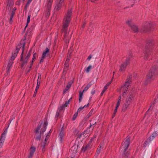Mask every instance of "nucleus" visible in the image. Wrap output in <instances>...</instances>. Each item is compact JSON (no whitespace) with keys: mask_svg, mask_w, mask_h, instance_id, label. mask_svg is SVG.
Instances as JSON below:
<instances>
[{"mask_svg":"<svg viewBox=\"0 0 158 158\" xmlns=\"http://www.w3.org/2000/svg\"><path fill=\"white\" fill-rule=\"evenodd\" d=\"M72 11L71 10H68L66 16L64 17V20L63 27L62 29V33H64V39H66V37L68 34L67 31L68 27L69 26L70 22L71 20V16L72 15Z\"/></svg>","mask_w":158,"mask_h":158,"instance_id":"1","label":"nucleus"},{"mask_svg":"<svg viewBox=\"0 0 158 158\" xmlns=\"http://www.w3.org/2000/svg\"><path fill=\"white\" fill-rule=\"evenodd\" d=\"M158 73V67L157 66L153 67L146 77L144 84L147 85L152 80H154L157 76Z\"/></svg>","mask_w":158,"mask_h":158,"instance_id":"2","label":"nucleus"},{"mask_svg":"<svg viewBox=\"0 0 158 158\" xmlns=\"http://www.w3.org/2000/svg\"><path fill=\"white\" fill-rule=\"evenodd\" d=\"M48 123L46 121L44 122L43 124H41L35 130V139L36 140H39L42 135H43L44 132L45 131L46 129V127L48 125Z\"/></svg>","mask_w":158,"mask_h":158,"instance_id":"3","label":"nucleus"},{"mask_svg":"<svg viewBox=\"0 0 158 158\" xmlns=\"http://www.w3.org/2000/svg\"><path fill=\"white\" fill-rule=\"evenodd\" d=\"M154 43L152 41H148L145 47L144 52V59L145 60H150L152 52V49L154 48Z\"/></svg>","mask_w":158,"mask_h":158,"instance_id":"4","label":"nucleus"},{"mask_svg":"<svg viewBox=\"0 0 158 158\" xmlns=\"http://www.w3.org/2000/svg\"><path fill=\"white\" fill-rule=\"evenodd\" d=\"M130 137H127L126 141L124 142V143L122 145V147L124 148V152L123 154V156L124 157V158H129L128 155L129 152H127L126 153L127 150L128 149V147L130 144Z\"/></svg>","mask_w":158,"mask_h":158,"instance_id":"5","label":"nucleus"},{"mask_svg":"<svg viewBox=\"0 0 158 158\" xmlns=\"http://www.w3.org/2000/svg\"><path fill=\"white\" fill-rule=\"evenodd\" d=\"M131 78L132 76L131 75H130L128 76L127 78L124 85L122 87V88H123V91H125L126 92L127 90L128 89L127 87L131 84Z\"/></svg>","mask_w":158,"mask_h":158,"instance_id":"6","label":"nucleus"},{"mask_svg":"<svg viewBox=\"0 0 158 158\" xmlns=\"http://www.w3.org/2000/svg\"><path fill=\"white\" fill-rule=\"evenodd\" d=\"M126 23L131 28L134 32H139V29L138 26L135 24L131 20H127L126 21Z\"/></svg>","mask_w":158,"mask_h":158,"instance_id":"7","label":"nucleus"},{"mask_svg":"<svg viewBox=\"0 0 158 158\" xmlns=\"http://www.w3.org/2000/svg\"><path fill=\"white\" fill-rule=\"evenodd\" d=\"M52 2V0H48L47 5V10L44 13V15L47 18L48 17L50 13V8Z\"/></svg>","mask_w":158,"mask_h":158,"instance_id":"8","label":"nucleus"},{"mask_svg":"<svg viewBox=\"0 0 158 158\" xmlns=\"http://www.w3.org/2000/svg\"><path fill=\"white\" fill-rule=\"evenodd\" d=\"M131 57V56H129L127 58L125 62L123 64H122L119 66L120 69L119 71H120L123 72L125 70L127 66V65H128L130 61Z\"/></svg>","mask_w":158,"mask_h":158,"instance_id":"9","label":"nucleus"},{"mask_svg":"<svg viewBox=\"0 0 158 158\" xmlns=\"http://www.w3.org/2000/svg\"><path fill=\"white\" fill-rule=\"evenodd\" d=\"M64 5V0H56L55 10L57 11L60 10L62 6Z\"/></svg>","mask_w":158,"mask_h":158,"instance_id":"10","label":"nucleus"},{"mask_svg":"<svg viewBox=\"0 0 158 158\" xmlns=\"http://www.w3.org/2000/svg\"><path fill=\"white\" fill-rule=\"evenodd\" d=\"M152 25L149 23L143 26L141 28L142 32H146L149 31L151 30Z\"/></svg>","mask_w":158,"mask_h":158,"instance_id":"11","label":"nucleus"},{"mask_svg":"<svg viewBox=\"0 0 158 158\" xmlns=\"http://www.w3.org/2000/svg\"><path fill=\"white\" fill-rule=\"evenodd\" d=\"M24 51V47H23V52L21 54V58L20 59V61H22V63L21 64V67L22 68L24 66H26L27 63V61L24 60L23 59V53Z\"/></svg>","mask_w":158,"mask_h":158,"instance_id":"12","label":"nucleus"},{"mask_svg":"<svg viewBox=\"0 0 158 158\" xmlns=\"http://www.w3.org/2000/svg\"><path fill=\"white\" fill-rule=\"evenodd\" d=\"M134 94L131 93H130L126 99V101L127 102L130 103L134 99Z\"/></svg>","mask_w":158,"mask_h":158,"instance_id":"13","label":"nucleus"},{"mask_svg":"<svg viewBox=\"0 0 158 158\" xmlns=\"http://www.w3.org/2000/svg\"><path fill=\"white\" fill-rule=\"evenodd\" d=\"M35 151V148L34 147H31L30 148L29 155L28 158H31Z\"/></svg>","mask_w":158,"mask_h":158,"instance_id":"14","label":"nucleus"},{"mask_svg":"<svg viewBox=\"0 0 158 158\" xmlns=\"http://www.w3.org/2000/svg\"><path fill=\"white\" fill-rule=\"evenodd\" d=\"M103 143H100L98 146L97 151L96 153L97 154H98L100 153L101 152V150L103 148Z\"/></svg>","mask_w":158,"mask_h":158,"instance_id":"15","label":"nucleus"},{"mask_svg":"<svg viewBox=\"0 0 158 158\" xmlns=\"http://www.w3.org/2000/svg\"><path fill=\"white\" fill-rule=\"evenodd\" d=\"M14 2H13V0H9L8 4H7V6L8 10H9L10 9V10L11 8L12 7V6L13 5Z\"/></svg>","mask_w":158,"mask_h":158,"instance_id":"16","label":"nucleus"},{"mask_svg":"<svg viewBox=\"0 0 158 158\" xmlns=\"http://www.w3.org/2000/svg\"><path fill=\"white\" fill-rule=\"evenodd\" d=\"M158 135V131H156L153 133H152L150 137V140H153L154 138Z\"/></svg>","mask_w":158,"mask_h":158,"instance_id":"17","label":"nucleus"},{"mask_svg":"<svg viewBox=\"0 0 158 158\" xmlns=\"http://www.w3.org/2000/svg\"><path fill=\"white\" fill-rule=\"evenodd\" d=\"M46 51L44 52L43 53L42 56H43V58H45L47 54L49 53V50L48 48H46Z\"/></svg>","mask_w":158,"mask_h":158,"instance_id":"18","label":"nucleus"},{"mask_svg":"<svg viewBox=\"0 0 158 158\" xmlns=\"http://www.w3.org/2000/svg\"><path fill=\"white\" fill-rule=\"evenodd\" d=\"M15 15L14 11H12L11 13L10 14V18L9 19V23L10 24L12 23V19Z\"/></svg>","mask_w":158,"mask_h":158,"instance_id":"19","label":"nucleus"},{"mask_svg":"<svg viewBox=\"0 0 158 158\" xmlns=\"http://www.w3.org/2000/svg\"><path fill=\"white\" fill-rule=\"evenodd\" d=\"M130 104V103H128L127 102V101H126V102L124 104L123 106V108L122 110V111H125L126 110V109L128 107Z\"/></svg>","mask_w":158,"mask_h":158,"instance_id":"20","label":"nucleus"},{"mask_svg":"<svg viewBox=\"0 0 158 158\" xmlns=\"http://www.w3.org/2000/svg\"><path fill=\"white\" fill-rule=\"evenodd\" d=\"M5 137H3L2 136H1L0 139V148H1L4 142Z\"/></svg>","mask_w":158,"mask_h":158,"instance_id":"21","label":"nucleus"},{"mask_svg":"<svg viewBox=\"0 0 158 158\" xmlns=\"http://www.w3.org/2000/svg\"><path fill=\"white\" fill-rule=\"evenodd\" d=\"M13 61V60H10L9 61V62L8 63V64L7 65V68H8V70L7 71V73L9 72V69H10V68L11 67V66L13 63V62H12Z\"/></svg>","mask_w":158,"mask_h":158,"instance_id":"22","label":"nucleus"},{"mask_svg":"<svg viewBox=\"0 0 158 158\" xmlns=\"http://www.w3.org/2000/svg\"><path fill=\"white\" fill-rule=\"evenodd\" d=\"M90 148V146L89 144L85 146H83L82 148V150L84 152L85 151L89 149Z\"/></svg>","mask_w":158,"mask_h":158,"instance_id":"23","label":"nucleus"},{"mask_svg":"<svg viewBox=\"0 0 158 158\" xmlns=\"http://www.w3.org/2000/svg\"><path fill=\"white\" fill-rule=\"evenodd\" d=\"M48 144L47 142H44L43 143H42L41 147L42 148V152H44L45 151V146L47 145Z\"/></svg>","mask_w":158,"mask_h":158,"instance_id":"24","label":"nucleus"},{"mask_svg":"<svg viewBox=\"0 0 158 158\" xmlns=\"http://www.w3.org/2000/svg\"><path fill=\"white\" fill-rule=\"evenodd\" d=\"M25 45V43L23 42L22 44H19L18 46H17V48H19L20 49L22 47V50H23V47H24V46Z\"/></svg>","mask_w":158,"mask_h":158,"instance_id":"25","label":"nucleus"},{"mask_svg":"<svg viewBox=\"0 0 158 158\" xmlns=\"http://www.w3.org/2000/svg\"><path fill=\"white\" fill-rule=\"evenodd\" d=\"M84 92H81L80 91L79 92V102H81V100L82 98V96L83 95V93Z\"/></svg>","mask_w":158,"mask_h":158,"instance_id":"26","label":"nucleus"},{"mask_svg":"<svg viewBox=\"0 0 158 158\" xmlns=\"http://www.w3.org/2000/svg\"><path fill=\"white\" fill-rule=\"evenodd\" d=\"M91 82L87 85L86 86L85 88L84 89L83 91V92L86 91L91 86V85L90 84Z\"/></svg>","mask_w":158,"mask_h":158,"instance_id":"27","label":"nucleus"},{"mask_svg":"<svg viewBox=\"0 0 158 158\" xmlns=\"http://www.w3.org/2000/svg\"><path fill=\"white\" fill-rule=\"evenodd\" d=\"M17 54V53L16 52H15L14 53H13L11 57L10 60H13L16 56Z\"/></svg>","mask_w":158,"mask_h":158,"instance_id":"28","label":"nucleus"},{"mask_svg":"<svg viewBox=\"0 0 158 158\" xmlns=\"http://www.w3.org/2000/svg\"><path fill=\"white\" fill-rule=\"evenodd\" d=\"M73 83V81H69L68 84H67V85L66 86V88H68V89H69L71 86V85Z\"/></svg>","mask_w":158,"mask_h":158,"instance_id":"29","label":"nucleus"},{"mask_svg":"<svg viewBox=\"0 0 158 158\" xmlns=\"http://www.w3.org/2000/svg\"><path fill=\"white\" fill-rule=\"evenodd\" d=\"M69 60H70V58H69L68 56H67V58L66 61H65L64 65H66L67 66L69 65Z\"/></svg>","mask_w":158,"mask_h":158,"instance_id":"30","label":"nucleus"},{"mask_svg":"<svg viewBox=\"0 0 158 158\" xmlns=\"http://www.w3.org/2000/svg\"><path fill=\"white\" fill-rule=\"evenodd\" d=\"M30 16L29 15L28 16L27 19V24L24 28V30H25L26 28L28 26V24L29 23L30 21Z\"/></svg>","mask_w":158,"mask_h":158,"instance_id":"31","label":"nucleus"},{"mask_svg":"<svg viewBox=\"0 0 158 158\" xmlns=\"http://www.w3.org/2000/svg\"><path fill=\"white\" fill-rule=\"evenodd\" d=\"M64 135V131L61 130L60 131V132L59 134V136L60 137V138L61 139V140L63 138V136Z\"/></svg>","mask_w":158,"mask_h":158,"instance_id":"32","label":"nucleus"},{"mask_svg":"<svg viewBox=\"0 0 158 158\" xmlns=\"http://www.w3.org/2000/svg\"><path fill=\"white\" fill-rule=\"evenodd\" d=\"M152 140H150V139H147L144 143V146L145 147H146L147 144L150 143Z\"/></svg>","mask_w":158,"mask_h":158,"instance_id":"33","label":"nucleus"},{"mask_svg":"<svg viewBox=\"0 0 158 158\" xmlns=\"http://www.w3.org/2000/svg\"><path fill=\"white\" fill-rule=\"evenodd\" d=\"M73 51V50L72 49V48H70V50L68 52V55L69 57L70 58L71 56V54L72 53V52Z\"/></svg>","mask_w":158,"mask_h":158,"instance_id":"34","label":"nucleus"},{"mask_svg":"<svg viewBox=\"0 0 158 158\" xmlns=\"http://www.w3.org/2000/svg\"><path fill=\"white\" fill-rule=\"evenodd\" d=\"M92 68V66L91 65H89L86 69V71L87 73H88L89 72L90 69Z\"/></svg>","mask_w":158,"mask_h":158,"instance_id":"35","label":"nucleus"},{"mask_svg":"<svg viewBox=\"0 0 158 158\" xmlns=\"http://www.w3.org/2000/svg\"><path fill=\"white\" fill-rule=\"evenodd\" d=\"M7 128H6V129L2 133L1 136H2L3 137H5V135L7 133Z\"/></svg>","mask_w":158,"mask_h":158,"instance_id":"36","label":"nucleus"},{"mask_svg":"<svg viewBox=\"0 0 158 158\" xmlns=\"http://www.w3.org/2000/svg\"><path fill=\"white\" fill-rule=\"evenodd\" d=\"M78 113L77 112L76 113H75V114H74V115L73 116V120H74L76 119V118L78 115Z\"/></svg>","mask_w":158,"mask_h":158,"instance_id":"37","label":"nucleus"},{"mask_svg":"<svg viewBox=\"0 0 158 158\" xmlns=\"http://www.w3.org/2000/svg\"><path fill=\"white\" fill-rule=\"evenodd\" d=\"M69 66V65L67 66L66 65H64V73L65 72H66L67 71Z\"/></svg>","mask_w":158,"mask_h":158,"instance_id":"38","label":"nucleus"},{"mask_svg":"<svg viewBox=\"0 0 158 158\" xmlns=\"http://www.w3.org/2000/svg\"><path fill=\"white\" fill-rule=\"evenodd\" d=\"M65 106H64L63 105L62 106H60L59 108V110L60 111L62 110H64V109Z\"/></svg>","mask_w":158,"mask_h":158,"instance_id":"39","label":"nucleus"},{"mask_svg":"<svg viewBox=\"0 0 158 158\" xmlns=\"http://www.w3.org/2000/svg\"><path fill=\"white\" fill-rule=\"evenodd\" d=\"M96 123V122L92 123H91L90 122V126L89 128H90V127H93V129L94 128V125Z\"/></svg>","mask_w":158,"mask_h":158,"instance_id":"40","label":"nucleus"},{"mask_svg":"<svg viewBox=\"0 0 158 158\" xmlns=\"http://www.w3.org/2000/svg\"><path fill=\"white\" fill-rule=\"evenodd\" d=\"M93 109H92L91 111H90V112L89 113V114L87 115V117L88 118H89L90 117V116L91 115L93 112Z\"/></svg>","mask_w":158,"mask_h":158,"instance_id":"41","label":"nucleus"},{"mask_svg":"<svg viewBox=\"0 0 158 158\" xmlns=\"http://www.w3.org/2000/svg\"><path fill=\"white\" fill-rule=\"evenodd\" d=\"M32 0H28V1H27V2L26 5V6H28L30 4V3L32 1Z\"/></svg>","mask_w":158,"mask_h":158,"instance_id":"42","label":"nucleus"},{"mask_svg":"<svg viewBox=\"0 0 158 158\" xmlns=\"http://www.w3.org/2000/svg\"><path fill=\"white\" fill-rule=\"evenodd\" d=\"M51 132H52V131L51 130H50V131H49V132L48 134L46 136V138H47L48 139L49 138V137L50 136V134H51Z\"/></svg>","mask_w":158,"mask_h":158,"instance_id":"43","label":"nucleus"},{"mask_svg":"<svg viewBox=\"0 0 158 158\" xmlns=\"http://www.w3.org/2000/svg\"><path fill=\"white\" fill-rule=\"evenodd\" d=\"M69 101H66L65 103L63 105L65 107H67L68 104H69Z\"/></svg>","mask_w":158,"mask_h":158,"instance_id":"44","label":"nucleus"},{"mask_svg":"<svg viewBox=\"0 0 158 158\" xmlns=\"http://www.w3.org/2000/svg\"><path fill=\"white\" fill-rule=\"evenodd\" d=\"M83 107H80V108H79L78 109V110H77V112L78 113V112H79L82 110L83 109Z\"/></svg>","mask_w":158,"mask_h":158,"instance_id":"45","label":"nucleus"},{"mask_svg":"<svg viewBox=\"0 0 158 158\" xmlns=\"http://www.w3.org/2000/svg\"><path fill=\"white\" fill-rule=\"evenodd\" d=\"M36 56V53H35L33 55V57L32 60V61H34V60Z\"/></svg>","mask_w":158,"mask_h":158,"instance_id":"46","label":"nucleus"},{"mask_svg":"<svg viewBox=\"0 0 158 158\" xmlns=\"http://www.w3.org/2000/svg\"><path fill=\"white\" fill-rule=\"evenodd\" d=\"M113 79V77L111 79V81L109 82L108 83L106 84V85H105V86H106V87H107L108 86H109V85L110 84V83H111V82H112V79Z\"/></svg>","mask_w":158,"mask_h":158,"instance_id":"47","label":"nucleus"},{"mask_svg":"<svg viewBox=\"0 0 158 158\" xmlns=\"http://www.w3.org/2000/svg\"><path fill=\"white\" fill-rule=\"evenodd\" d=\"M120 103V102L118 101V102L116 106L115 107H116V108H118V107L119 106Z\"/></svg>","mask_w":158,"mask_h":158,"instance_id":"48","label":"nucleus"},{"mask_svg":"<svg viewBox=\"0 0 158 158\" xmlns=\"http://www.w3.org/2000/svg\"><path fill=\"white\" fill-rule=\"evenodd\" d=\"M37 90H35V92H34V94L33 95V97H35V96L36 95L37 93Z\"/></svg>","mask_w":158,"mask_h":158,"instance_id":"49","label":"nucleus"},{"mask_svg":"<svg viewBox=\"0 0 158 158\" xmlns=\"http://www.w3.org/2000/svg\"><path fill=\"white\" fill-rule=\"evenodd\" d=\"M33 62H34V61H31V64H30V66L29 67V68L30 69L32 67Z\"/></svg>","mask_w":158,"mask_h":158,"instance_id":"50","label":"nucleus"},{"mask_svg":"<svg viewBox=\"0 0 158 158\" xmlns=\"http://www.w3.org/2000/svg\"><path fill=\"white\" fill-rule=\"evenodd\" d=\"M31 50L27 54V55L26 56H27V57H29L30 56H31V55H30V52H31Z\"/></svg>","mask_w":158,"mask_h":158,"instance_id":"51","label":"nucleus"},{"mask_svg":"<svg viewBox=\"0 0 158 158\" xmlns=\"http://www.w3.org/2000/svg\"><path fill=\"white\" fill-rule=\"evenodd\" d=\"M45 58H43V56H42L41 59L40 61V63H41L43 62L44 61V59Z\"/></svg>","mask_w":158,"mask_h":158,"instance_id":"52","label":"nucleus"},{"mask_svg":"<svg viewBox=\"0 0 158 158\" xmlns=\"http://www.w3.org/2000/svg\"><path fill=\"white\" fill-rule=\"evenodd\" d=\"M29 58V57H27V56H26L25 58V59L24 60H25L26 61H27H27H28V60Z\"/></svg>","mask_w":158,"mask_h":158,"instance_id":"53","label":"nucleus"},{"mask_svg":"<svg viewBox=\"0 0 158 158\" xmlns=\"http://www.w3.org/2000/svg\"><path fill=\"white\" fill-rule=\"evenodd\" d=\"M118 108H116V107H115V109L114 110V114H116V113L117 111Z\"/></svg>","mask_w":158,"mask_h":158,"instance_id":"54","label":"nucleus"},{"mask_svg":"<svg viewBox=\"0 0 158 158\" xmlns=\"http://www.w3.org/2000/svg\"><path fill=\"white\" fill-rule=\"evenodd\" d=\"M19 49H20L19 48H18L16 47V53H18L19 52Z\"/></svg>","mask_w":158,"mask_h":158,"instance_id":"55","label":"nucleus"},{"mask_svg":"<svg viewBox=\"0 0 158 158\" xmlns=\"http://www.w3.org/2000/svg\"><path fill=\"white\" fill-rule=\"evenodd\" d=\"M41 74L40 73L38 74V78L40 79H41Z\"/></svg>","mask_w":158,"mask_h":158,"instance_id":"56","label":"nucleus"},{"mask_svg":"<svg viewBox=\"0 0 158 158\" xmlns=\"http://www.w3.org/2000/svg\"><path fill=\"white\" fill-rule=\"evenodd\" d=\"M16 5H19L20 4V1H17L16 3Z\"/></svg>","mask_w":158,"mask_h":158,"instance_id":"57","label":"nucleus"},{"mask_svg":"<svg viewBox=\"0 0 158 158\" xmlns=\"http://www.w3.org/2000/svg\"><path fill=\"white\" fill-rule=\"evenodd\" d=\"M69 89H68V88H66V87L65 89L63 91V93H64L67 91Z\"/></svg>","mask_w":158,"mask_h":158,"instance_id":"58","label":"nucleus"},{"mask_svg":"<svg viewBox=\"0 0 158 158\" xmlns=\"http://www.w3.org/2000/svg\"><path fill=\"white\" fill-rule=\"evenodd\" d=\"M92 58V56L91 55H90L88 57L87 59L88 60H90V59Z\"/></svg>","mask_w":158,"mask_h":158,"instance_id":"59","label":"nucleus"},{"mask_svg":"<svg viewBox=\"0 0 158 158\" xmlns=\"http://www.w3.org/2000/svg\"><path fill=\"white\" fill-rule=\"evenodd\" d=\"M89 103H88V104L86 105H85L83 107V108H84V107H88L89 106Z\"/></svg>","mask_w":158,"mask_h":158,"instance_id":"60","label":"nucleus"},{"mask_svg":"<svg viewBox=\"0 0 158 158\" xmlns=\"http://www.w3.org/2000/svg\"><path fill=\"white\" fill-rule=\"evenodd\" d=\"M95 92V90H93L91 92V93L92 95H93L94 94V93Z\"/></svg>","mask_w":158,"mask_h":158,"instance_id":"61","label":"nucleus"},{"mask_svg":"<svg viewBox=\"0 0 158 158\" xmlns=\"http://www.w3.org/2000/svg\"><path fill=\"white\" fill-rule=\"evenodd\" d=\"M107 89V87H106V86H105L104 87L103 91H105Z\"/></svg>","mask_w":158,"mask_h":158,"instance_id":"62","label":"nucleus"},{"mask_svg":"<svg viewBox=\"0 0 158 158\" xmlns=\"http://www.w3.org/2000/svg\"><path fill=\"white\" fill-rule=\"evenodd\" d=\"M85 23H84L81 26V27L82 28H84L85 27Z\"/></svg>","mask_w":158,"mask_h":158,"instance_id":"63","label":"nucleus"},{"mask_svg":"<svg viewBox=\"0 0 158 158\" xmlns=\"http://www.w3.org/2000/svg\"><path fill=\"white\" fill-rule=\"evenodd\" d=\"M123 94H122V96H125L126 95V92L124 91H123Z\"/></svg>","mask_w":158,"mask_h":158,"instance_id":"64","label":"nucleus"}]
</instances>
